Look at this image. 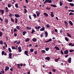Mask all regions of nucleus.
Instances as JSON below:
<instances>
[{"label": "nucleus", "instance_id": "nucleus-1", "mask_svg": "<svg viewBox=\"0 0 74 74\" xmlns=\"http://www.w3.org/2000/svg\"><path fill=\"white\" fill-rule=\"evenodd\" d=\"M68 62L69 63H71V58H69V59L68 60Z\"/></svg>", "mask_w": 74, "mask_h": 74}, {"label": "nucleus", "instance_id": "nucleus-2", "mask_svg": "<svg viewBox=\"0 0 74 74\" xmlns=\"http://www.w3.org/2000/svg\"><path fill=\"white\" fill-rule=\"evenodd\" d=\"M14 16L16 18H19V17H20V16L18 14H15Z\"/></svg>", "mask_w": 74, "mask_h": 74}, {"label": "nucleus", "instance_id": "nucleus-3", "mask_svg": "<svg viewBox=\"0 0 74 74\" xmlns=\"http://www.w3.org/2000/svg\"><path fill=\"white\" fill-rule=\"evenodd\" d=\"M9 59H12V53H10L9 54Z\"/></svg>", "mask_w": 74, "mask_h": 74}, {"label": "nucleus", "instance_id": "nucleus-4", "mask_svg": "<svg viewBox=\"0 0 74 74\" xmlns=\"http://www.w3.org/2000/svg\"><path fill=\"white\" fill-rule=\"evenodd\" d=\"M64 23L65 25L66 26V27H68V23H67V21H64Z\"/></svg>", "mask_w": 74, "mask_h": 74}, {"label": "nucleus", "instance_id": "nucleus-5", "mask_svg": "<svg viewBox=\"0 0 74 74\" xmlns=\"http://www.w3.org/2000/svg\"><path fill=\"white\" fill-rule=\"evenodd\" d=\"M18 49L19 52H21L22 51V49H21V47H19L18 48Z\"/></svg>", "mask_w": 74, "mask_h": 74}, {"label": "nucleus", "instance_id": "nucleus-6", "mask_svg": "<svg viewBox=\"0 0 74 74\" xmlns=\"http://www.w3.org/2000/svg\"><path fill=\"white\" fill-rule=\"evenodd\" d=\"M5 9L6 10L5 11L6 12H8L10 11L9 10H8V8L7 7L5 8Z\"/></svg>", "mask_w": 74, "mask_h": 74}, {"label": "nucleus", "instance_id": "nucleus-7", "mask_svg": "<svg viewBox=\"0 0 74 74\" xmlns=\"http://www.w3.org/2000/svg\"><path fill=\"white\" fill-rule=\"evenodd\" d=\"M68 53H69V50H66L64 51V54H68Z\"/></svg>", "mask_w": 74, "mask_h": 74}, {"label": "nucleus", "instance_id": "nucleus-8", "mask_svg": "<svg viewBox=\"0 0 74 74\" xmlns=\"http://www.w3.org/2000/svg\"><path fill=\"white\" fill-rule=\"evenodd\" d=\"M51 15L52 18H53V17H54V15H53V12H51Z\"/></svg>", "mask_w": 74, "mask_h": 74}, {"label": "nucleus", "instance_id": "nucleus-9", "mask_svg": "<svg viewBox=\"0 0 74 74\" xmlns=\"http://www.w3.org/2000/svg\"><path fill=\"white\" fill-rule=\"evenodd\" d=\"M32 40L33 42H36L37 41V39L36 38H34L32 39Z\"/></svg>", "mask_w": 74, "mask_h": 74}, {"label": "nucleus", "instance_id": "nucleus-10", "mask_svg": "<svg viewBox=\"0 0 74 74\" xmlns=\"http://www.w3.org/2000/svg\"><path fill=\"white\" fill-rule=\"evenodd\" d=\"M8 70H9V67L8 66H6L5 69V71H7Z\"/></svg>", "mask_w": 74, "mask_h": 74}, {"label": "nucleus", "instance_id": "nucleus-11", "mask_svg": "<svg viewBox=\"0 0 74 74\" xmlns=\"http://www.w3.org/2000/svg\"><path fill=\"white\" fill-rule=\"evenodd\" d=\"M66 34L68 37H70V38H71V36L69 33H66Z\"/></svg>", "mask_w": 74, "mask_h": 74}, {"label": "nucleus", "instance_id": "nucleus-12", "mask_svg": "<svg viewBox=\"0 0 74 74\" xmlns=\"http://www.w3.org/2000/svg\"><path fill=\"white\" fill-rule=\"evenodd\" d=\"M44 15L46 17H48V14L45 12L44 13Z\"/></svg>", "mask_w": 74, "mask_h": 74}, {"label": "nucleus", "instance_id": "nucleus-13", "mask_svg": "<svg viewBox=\"0 0 74 74\" xmlns=\"http://www.w3.org/2000/svg\"><path fill=\"white\" fill-rule=\"evenodd\" d=\"M45 59H46V60H48V61H49V60H50V58L49 57H47L45 58Z\"/></svg>", "mask_w": 74, "mask_h": 74}, {"label": "nucleus", "instance_id": "nucleus-14", "mask_svg": "<svg viewBox=\"0 0 74 74\" xmlns=\"http://www.w3.org/2000/svg\"><path fill=\"white\" fill-rule=\"evenodd\" d=\"M24 53L25 54V55H27V56H29V55L27 54L28 53V51H25Z\"/></svg>", "mask_w": 74, "mask_h": 74}, {"label": "nucleus", "instance_id": "nucleus-15", "mask_svg": "<svg viewBox=\"0 0 74 74\" xmlns=\"http://www.w3.org/2000/svg\"><path fill=\"white\" fill-rule=\"evenodd\" d=\"M45 37H47L48 36V33L47 31L45 32Z\"/></svg>", "mask_w": 74, "mask_h": 74}, {"label": "nucleus", "instance_id": "nucleus-16", "mask_svg": "<svg viewBox=\"0 0 74 74\" xmlns=\"http://www.w3.org/2000/svg\"><path fill=\"white\" fill-rule=\"evenodd\" d=\"M52 41V39H50L48 41H45V42H50V41Z\"/></svg>", "mask_w": 74, "mask_h": 74}, {"label": "nucleus", "instance_id": "nucleus-17", "mask_svg": "<svg viewBox=\"0 0 74 74\" xmlns=\"http://www.w3.org/2000/svg\"><path fill=\"white\" fill-rule=\"evenodd\" d=\"M69 24L71 25V26H73V23L72 22H71V21H69Z\"/></svg>", "mask_w": 74, "mask_h": 74}, {"label": "nucleus", "instance_id": "nucleus-18", "mask_svg": "<svg viewBox=\"0 0 74 74\" xmlns=\"http://www.w3.org/2000/svg\"><path fill=\"white\" fill-rule=\"evenodd\" d=\"M45 30V28L43 27L40 29V31H44Z\"/></svg>", "mask_w": 74, "mask_h": 74}, {"label": "nucleus", "instance_id": "nucleus-19", "mask_svg": "<svg viewBox=\"0 0 74 74\" xmlns=\"http://www.w3.org/2000/svg\"><path fill=\"white\" fill-rule=\"evenodd\" d=\"M54 48H56L57 50H58V51H59V50H60V49L59 48V47H54Z\"/></svg>", "mask_w": 74, "mask_h": 74}, {"label": "nucleus", "instance_id": "nucleus-20", "mask_svg": "<svg viewBox=\"0 0 74 74\" xmlns=\"http://www.w3.org/2000/svg\"><path fill=\"white\" fill-rule=\"evenodd\" d=\"M0 11L2 12V14H4V11L2 9H1L0 10Z\"/></svg>", "mask_w": 74, "mask_h": 74}, {"label": "nucleus", "instance_id": "nucleus-21", "mask_svg": "<svg viewBox=\"0 0 74 74\" xmlns=\"http://www.w3.org/2000/svg\"><path fill=\"white\" fill-rule=\"evenodd\" d=\"M50 6H51V7H53L54 8L56 7V5L53 4H51Z\"/></svg>", "mask_w": 74, "mask_h": 74}, {"label": "nucleus", "instance_id": "nucleus-22", "mask_svg": "<svg viewBox=\"0 0 74 74\" xmlns=\"http://www.w3.org/2000/svg\"><path fill=\"white\" fill-rule=\"evenodd\" d=\"M62 5H63V3H62V2L61 1H60V6H62Z\"/></svg>", "mask_w": 74, "mask_h": 74}, {"label": "nucleus", "instance_id": "nucleus-23", "mask_svg": "<svg viewBox=\"0 0 74 74\" xmlns=\"http://www.w3.org/2000/svg\"><path fill=\"white\" fill-rule=\"evenodd\" d=\"M59 59H60V58H58L57 59H55V62H58V61H59Z\"/></svg>", "mask_w": 74, "mask_h": 74}, {"label": "nucleus", "instance_id": "nucleus-24", "mask_svg": "<svg viewBox=\"0 0 74 74\" xmlns=\"http://www.w3.org/2000/svg\"><path fill=\"white\" fill-rule=\"evenodd\" d=\"M26 28H27V30H30L31 29H32V28H31V27H28V26Z\"/></svg>", "mask_w": 74, "mask_h": 74}, {"label": "nucleus", "instance_id": "nucleus-25", "mask_svg": "<svg viewBox=\"0 0 74 74\" xmlns=\"http://www.w3.org/2000/svg\"><path fill=\"white\" fill-rule=\"evenodd\" d=\"M26 33H27V32L26 31H24L23 32V36H25V34H26Z\"/></svg>", "mask_w": 74, "mask_h": 74}, {"label": "nucleus", "instance_id": "nucleus-26", "mask_svg": "<svg viewBox=\"0 0 74 74\" xmlns=\"http://www.w3.org/2000/svg\"><path fill=\"white\" fill-rule=\"evenodd\" d=\"M47 3H52V0H47Z\"/></svg>", "mask_w": 74, "mask_h": 74}, {"label": "nucleus", "instance_id": "nucleus-27", "mask_svg": "<svg viewBox=\"0 0 74 74\" xmlns=\"http://www.w3.org/2000/svg\"><path fill=\"white\" fill-rule=\"evenodd\" d=\"M8 6L9 8H10L11 7V4H8Z\"/></svg>", "mask_w": 74, "mask_h": 74}, {"label": "nucleus", "instance_id": "nucleus-28", "mask_svg": "<svg viewBox=\"0 0 74 74\" xmlns=\"http://www.w3.org/2000/svg\"><path fill=\"white\" fill-rule=\"evenodd\" d=\"M30 39L28 38H27L26 39H25V41L26 42H27V41H29Z\"/></svg>", "mask_w": 74, "mask_h": 74}, {"label": "nucleus", "instance_id": "nucleus-29", "mask_svg": "<svg viewBox=\"0 0 74 74\" xmlns=\"http://www.w3.org/2000/svg\"><path fill=\"white\" fill-rule=\"evenodd\" d=\"M0 44L1 45H3V42L1 40L0 41Z\"/></svg>", "mask_w": 74, "mask_h": 74}, {"label": "nucleus", "instance_id": "nucleus-30", "mask_svg": "<svg viewBox=\"0 0 74 74\" xmlns=\"http://www.w3.org/2000/svg\"><path fill=\"white\" fill-rule=\"evenodd\" d=\"M65 40H66V41H69V39L68 38H67V37H66L65 38Z\"/></svg>", "mask_w": 74, "mask_h": 74}, {"label": "nucleus", "instance_id": "nucleus-31", "mask_svg": "<svg viewBox=\"0 0 74 74\" xmlns=\"http://www.w3.org/2000/svg\"><path fill=\"white\" fill-rule=\"evenodd\" d=\"M15 7H16V8H18V4L16 3L15 4Z\"/></svg>", "mask_w": 74, "mask_h": 74}, {"label": "nucleus", "instance_id": "nucleus-32", "mask_svg": "<svg viewBox=\"0 0 74 74\" xmlns=\"http://www.w3.org/2000/svg\"><path fill=\"white\" fill-rule=\"evenodd\" d=\"M69 5H71V6H72V7H74V4L71 3H69Z\"/></svg>", "mask_w": 74, "mask_h": 74}, {"label": "nucleus", "instance_id": "nucleus-33", "mask_svg": "<svg viewBox=\"0 0 74 74\" xmlns=\"http://www.w3.org/2000/svg\"><path fill=\"white\" fill-rule=\"evenodd\" d=\"M16 28L17 29V30H19L20 28H19V27L18 26H16Z\"/></svg>", "mask_w": 74, "mask_h": 74}, {"label": "nucleus", "instance_id": "nucleus-34", "mask_svg": "<svg viewBox=\"0 0 74 74\" xmlns=\"http://www.w3.org/2000/svg\"><path fill=\"white\" fill-rule=\"evenodd\" d=\"M49 47H47L45 48V50L46 51H48L49 50Z\"/></svg>", "mask_w": 74, "mask_h": 74}, {"label": "nucleus", "instance_id": "nucleus-35", "mask_svg": "<svg viewBox=\"0 0 74 74\" xmlns=\"http://www.w3.org/2000/svg\"><path fill=\"white\" fill-rule=\"evenodd\" d=\"M15 22L16 23H18V19L17 18H15Z\"/></svg>", "mask_w": 74, "mask_h": 74}, {"label": "nucleus", "instance_id": "nucleus-36", "mask_svg": "<svg viewBox=\"0 0 74 74\" xmlns=\"http://www.w3.org/2000/svg\"><path fill=\"white\" fill-rule=\"evenodd\" d=\"M46 26L48 28H49L50 27V25L49 24L46 25Z\"/></svg>", "mask_w": 74, "mask_h": 74}, {"label": "nucleus", "instance_id": "nucleus-37", "mask_svg": "<svg viewBox=\"0 0 74 74\" xmlns=\"http://www.w3.org/2000/svg\"><path fill=\"white\" fill-rule=\"evenodd\" d=\"M8 50L10 52H12V51H11V48H8Z\"/></svg>", "mask_w": 74, "mask_h": 74}, {"label": "nucleus", "instance_id": "nucleus-38", "mask_svg": "<svg viewBox=\"0 0 74 74\" xmlns=\"http://www.w3.org/2000/svg\"><path fill=\"white\" fill-rule=\"evenodd\" d=\"M3 35V32H0V37H1Z\"/></svg>", "mask_w": 74, "mask_h": 74}, {"label": "nucleus", "instance_id": "nucleus-39", "mask_svg": "<svg viewBox=\"0 0 74 74\" xmlns=\"http://www.w3.org/2000/svg\"><path fill=\"white\" fill-rule=\"evenodd\" d=\"M45 50H42V53H45Z\"/></svg>", "mask_w": 74, "mask_h": 74}, {"label": "nucleus", "instance_id": "nucleus-40", "mask_svg": "<svg viewBox=\"0 0 74 74\" xmlns=\"http://www.w3.org/2000/svg\"><path fill=\"white\" fill-rule=\"evenodd\" d=\"M5 53V52H4V51H2V56L4 55Z\"/></svg>", "mask_w": 74, "mask_h": 74}, {"label": "nucleus", "instance_id": "nucleus-41", "mask_svg": "<svg viewBox=\"0 0 74 74\" xmlns=\"http://www.w3.org/2000/svg\"><path fill=\"white\" fill-rule=\"evenodd\" d=\"M12 49H16V48H15L14 46H12Z\"/></svg>", "mask_w": 74, "mask_h": 74}, {"label": "nucleus", "instance_id": "nucleus-42", "mask_svg": "<svg viewBox=\"0 0 74 74\" xmlns=\"http://www.w3.org/2000/svg\"><path fill=\"white\" fill-rule=\"evenodd\" d=\"M74 13H72V12H70V13L69 14V15H74Z\"/></svg>", "mask_w": 74, "mask_h": 74}, {"label": "nucleus", "instance_id": "nucleus-43", "mask_svg": "<svg viewBox=\"0 0 74 74\" xmlns=\"http://www.w3.org/2000/svg\"><path fill=\"white\" fill-rule=\"evenodd\" d=\"M30 51L31 52H33L34 51V49H30Z\"/></svg>", "mask_w": 74, "mask_h": 74}, {"label": "nucleus", "instance_id": "nucleus-44", "mask_svg": "<svg viewBox=\"0 0 74 74\" xmlns=\"http://www.w3.org/2000/svg\"><path fill=\"white\" fill-rule=\"evenodd\" d=\"M5 22H6V23H8V19H5Z\"/></svg>", "mask_w": 74, "mask_h": 74}, {"label": "nucleus", "instance_id": "nucleus-45", "mask_svg": "<svg viewBox=\"0 0 74 74\" xmlns=\"http://www.w3.org/2000/svg\"><path fill=\"white\" fill-rule=\"evenodd\" d=\"M10 71H13V68L12 67L11 68H10Z\"/></svg>", "mask_w": 74, "mask_h": 74}, {"label": "nucleus", "instance_id": "nucleus-46", "mask_svg": "<svg viewBox=\"0 0 74 74\" xmlns=\"http://www.w3.org/2000/svg\"><path fill=\"white\" fill-rule=\"evenodd\" d=\"M68 11L69 12L70 11L71 12H74V10H69Z\"/></svg>", "mask_w": 74, "mask_h": 74}, {"label": "nucleus", "instance_id": "nucleus-47", "mask_svg": "<svg viewBox=\"0 0 74 74\" xmlns=\"http://www.w3.org/2000/svg\"><path fill=\"white\" fill-rule=\"evenodd\" d=\"M34 32H35V31H34V30L33 29L31 32V34H33V33H34Z\"/></svg>", "mask_w": 74, "mask_h": 74}, {"label": "nucleus", "instance_id": "nucleus-48", "mask_svg": "<svg viewBox=\"0 0 74 74\" xmlns=\"http://www.w3.org/2000/svg\"><path fill=\"white\" fill-rule=\"evenodd\" d=\"M74 50L72 49L70 50H69L70 52H74Z\"/></svg>", "mask_w": 74, "mask_h": 74}, {"label": "nucleus", "instance_id": "nucleus-49", "mask_svg": "<svg viewBox=\"0 0 74 74\" xmlns=\"http://www.w3.org/2000/svg\"><path fill=\"white\" fill-rule=\"evenodd\" d=\"M40 12H38V13L37 14V16H39V15H40Z\"/></svg>", "mask_w": 74, "mask_h": 74}, {"label": "nucleus", "instance_id": "nucleus-50", "mask_svg": "<svg viewBox=\"0 0 74 74\" xmlns=\"http://www.w3.org/2000/svg\"><path fill=\"white\" fill-rule=\"evenodd\" d=\"M16 31H17V29H16L14 28V30L13 32H16Z\"/></svg>", "mask_w": 74, "mask_h": 74}, {"label": "nucleus", "instance_id": "nucleus-51", "mask_svg": "<svg viewBox=\"0 0 74 74\" xmlns=\"http://www.w3.org/2000/svg\"><path fill=\"white\" fill-rule=\"evenodd\" d=\"M46 3H48L47 0H46L45 2H44V4H46Z\"/></svg>", "mask_w": 74, "mask_h": 74}, {"label": "nucleus", "instance_id": "nucleus-52", "mask_svg": "<svg viewBox=\"0 0 74 74\" xmlns=\"http://www.w3.org/2000/svg\"><path fill=\"white\" fill-rule=\"evenodd\" d=\"M24 10H25V11L24 12V13L25 14L27 12V10L26 9H24Z\"/></svg>", "mask_w": 74, "mask_h": 74}, {"label": "nucleus", "instance_id": "nucleus-53", "mask_svg": "<svg viewBox=\"0 0 74 74\" xmlns=\"http://www.w3.org/2000/svg\"><path fill=\"white\" fill-rule=\"evenodd\" d=\"M61 54H62V55H63L64 53L62 50H61Z\"/></svg>", "mask_w": 74, "mask_h": 74}, {"label": "nucleus", "instance_id": "nucleus-54", "mask_svg": "<svg viewBox=\"0 0 74 74\" xmlns=\"http://www.w3.org/2000/svg\"><path fill=\"white\" fill-rule=\"evenodd\" d=\"M60 33H61V34H62V33H63V31L62 30H60Z\"/></svg>", "mask_w": 74, "mask_h": 74}, {"label": "nucleus", "instance_id": "nucleus-55", "mask_svg": "<svg viewBox=\"0 0 74 74\" xmlns=\"http://www.w3.org/2000/svg\"><path fill=\"white\" fill-rule=\"evenodd\" d=\"M9 16L10 18L12 17V14H11V13H10Z\"/></svg>", "mask_w": 74, "mask_h": 74}, {"label": "nucleus", "instance_id": "nucleus-56", "mask_svg": "<svg viewBox=\"0 0 74 74\" xmlns=\"http://www.w3.org/2000/svg\"><path fill=\"white\" fill-rule=\"evenodd\" d=\"M40 37L42 38V37H43V34L42 33L41 35H40Z\"/></svg>", "mask_w": 74, "mask_h": 74}, {"label": "nucleus", "instance_id": "nucleus-57", "mask_svg": "<svg viewBox=\"0 0 74 74\" xmlns=\"http://www.w3.org/2000/svg\"><path fill=\"white\" fill-rule=\"evenodd\" d=\"M34 17V18H36V16H37V15H36V14H34L33 15Z\"/></svg>", "mask_w": 74, "mask_h": 74}, {"label": "nucleus", "instance_id": "nucleus-58", "mask_svg": "<svg viewBox=\"0 0 74 74\" xmlns=\"http://www.w3.org/2000/svg\"><path fill=\"white\" fill-rule=\"evenodd\" d=\"M11 21L12 22H14V20H13L12 18H11Z\"/></svg>", "mask_w": 74, "mask_h": 74}, {"label": "nucleus", "instance_id": "nucleus-59", "mask_svg": "<svg viewBox=\"0 0 74 74\" xmlns=\"http://www.w3.org/2000/svg\"><path fill=\"white\" fill-rule=\"evenodd\" d=\"M68 1L69 2H72L73 1V0H68Z\"/></svg>", "mask_w": 74, "mask_h": 74}, {"label": "nucleus", "instance_id": "nucleus-60", "mask_svg": "<svg viewBox=\"0 0 74 74\" xmlns=\"http://www.w3.org/2000/svg\"><path fill=\"white\" fill-rule=\"evenodd\" d=\"M53 72H55V71H56V69H53Z\"/></svg>", "mask_w": 74, "mask_h": 74}, {"label": "nucleus", "instance_id": "nucleus-61", "mask_svg": "<svg viewBox=\"0 0 74 74\" xmlns=\"http://www.w3.org/2000/svg\"><path fill=\"white\" fill-rule=\"evenodd\" d=\"M34 53L35 55H36L37 53V51H35Z\"/></svg>", "mask_w": 74, "mask_h": 74}, {"label": "nucleus", "instance_id": "nucleus-62", "mask_svg": "<svg viewBox=\"0 0 74 74\" xmlns=\"http://www.w3.org/2000/svg\"><path fill=\"white\" fill-rule=\"evenodd\" d=\"M29 18L30 19H32V17H31V15H29Z\"/></svg>", "mask_w": 74, "mask_h": 74}, {"label": "nucleus", "instance_id": "nucleus-63", "mask_svg": "<svg viewBox=\"0 0 74 74\" xmlns=\"http://www.w3.org/2000/svg\"><path fill=\"white\" fill-rule=\"evenodd\" d=\"M41 27L40 26H38V29H39L40 28H41Z\"/></svg>", "mask_w": 74, "mask_h": 74}, {"label": "nucleus", "instance_id": "nucleus-64", "mask_svg": "<svg viewBox=\"0 0 74 74\" xmlns=\"http://www.w3.org/2000/svg\"><path fill=\"white\" fill-rule=\"evenodd\" d=\"M1 72L2 73H3V74H4L5 73L4 71H1Z\"/></svg>", "mask_w": 74, "mask_h": 74}]
</instances>
